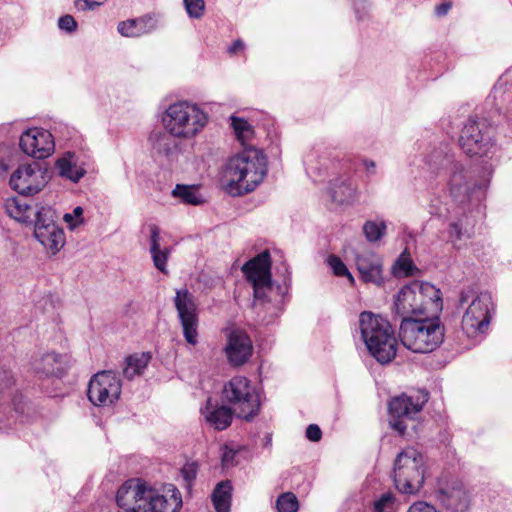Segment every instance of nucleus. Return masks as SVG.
Masks as SVG:
<instances>
[{"mask_svg": "<svg viewBox=\"0 0 512 512\" xmlns=\"http://www.w3.org/2000/svg\"><path fill=\"white\" fill-rule=\"evenodd\" d=\"M231 126L236 137L242 142L248 140L253 134L252 126L243 118L231 116Z\"/></svg>", "mask_w": 512, "mask_h": 512, "instance_id": "40", "label": "nucleus"}, {"mask_svg": "<svg viewBox=\"0 0 512 512\" xmlns=\"http://www.w3.org/2000/svg\"><path fill=\"white\" fill-rule=\"evenodd\" d=\"M441 292L429 283L418 281L404 285L394 299V312L402 320L415 319L430 310H440Z\"/></svg>", "mask_w": 512, "mask_h": 512, "instance_id": "3", "label": "nucleus"}, {"mask_svg": "<svg viewBox=\"0 0 512 512\" xmlns=\"http://www.w3.org/2000/svg\"><path fill=\"white\" fill-rule=\"evenodd\" d=\"M452 1H445L439 5H436L434 8V13L437 17L441 18L448 14L450 9L452 8Z\"/></svg>", "mask_w": 512, "mask_h": 512, "instance_id": "50", "label": "nucleus"}, {"mask_svg": "<svg viewBox=\"0 0 512 512\" xmlns=\"http://www.w3.org/2000/svg\"><path fill=\"white\" fill-rule=\"evenodd\" d=\"M407 512H439L434 506L424 501L413 503Z\"/></svg>", "mask_w": 512, "mask_h": 512, "instance_id": "48", "label": "nucleus"}, {"mask_svg": "<svg viewBox=\"0 0 512 512\" xmlns=\"http://www.w3.org/2000/svg\"><path fill=\"white\" fill-rule=\"evenodd\" d=\"M56 168L61 177L77 183L86 173L85 169L78 163L75 153L67 152L56 161Z\"/></svg>", "mask_w": 512, "mask_h": 512, "instance_id": "29", "label": "nucleus"}, {"mask_svg": "<svg viewBox=\"0 0 512 512\" xmlns=\"http://www.w3.org/2000/svg\"><path fill=\"white\" fill-rule=\"evenodd\" d=\"M224 352L228 362L232 366H242L252 356V341L245 331L233 329L227 334V343Z\"/></svg>", "mask_w": 512, "mask_h": 512, "instance_id": "19", "label": "nucleus"}, {"mask_svg": "<svg viewBox=\"0 0 512 512\" xmlns=\"http://www.w3.org/2000/svg\"><path fill=\"white\" fill-rule=\"evenodd\" d=\"M359 330L369 354L377 362L388 364L395 358L398 344L388 320L364 311L359 315Z\"/></svg>", "mask_w": 512, "mask_h": 512, "instance_id": "2", "label": "nucleus"}, {"mask_svg": "<svg viewBox=\"0 0 512 512\" xmlns=\"http://www.w3.org/2000/svg\"><path fill=\"white\" fill-rule=\"evenodd\" d=\"M276 509L278 512H297L299 502L292 492H285L278 496L276 500Z\"/></svg>", "mask_w": 512, "mask_h": 512, "instance_id": "39", "label": "nucleus"}, {"mask_svg": "<svg viewBox=\"0 0 512 512\" xmlns=\"http://www.w3.org/2000/svg\"><path fill=\"white\" fill-rule=\"evenodd\" d=\"M488 180L475 179L472 172L461 163H456L449 173L447 189L454 207H481Z\"/></svg>", "mask_w": 512, "mask_h": 512, "instance_id": "7", "label": "nucleus"}, {"mask_svg": "<svg viewBox=\"0 0 512 512\" xmlns=\"http://www.w3.org/2000/svg\"><path fill=\"white\" fill-rule=\"evenodd\" d=\"M366 7H367L366 1H364V0H355V2H354V9H355V13L357 14L358 18H360V16H359L360 9L365 10Z\"/></svg>", "mask_w": 512, "mask_h": 512, "instance_id": "54", "label": "nucleus"}, {"mask_svg": "<svg viewBox=\"0 0 512 512\" xmlns=\"http://www.w3.org/2000/svg\"><path fill=\"white\" fill-rule=\"evenodd\" d=\"M308 162H309V159H308V158H306V159L304 160V163H305V164H308Z\"/></svg>", "mask_w": 512, "mask_h": 512, "instance_id": "56", "label": "nucleus"}, {"mask_svg": "<svg viewBox=\"0 0 512 512\" xmlns=\"http://www.w3.org/2000/svg\"><path fill=\"white\" fill-rule=\"evenodd\" d=\"M236 452L233 449L225 447L222 453V464L225 467L233 465Z\"/></svg>", "mask_w": 512, "mask_h": 512, "instance_id": "51", "label": "nucleus"}, {"mask_svg": "<svg viewBox=\"0 0 512 512\" xmlns=\"http://www.w3.org/2000/svg\"><path fill=\"white\" fill-rule=\"evenodd\" d=\"M3 207L9 217L21 223L32 224L36 204L32 205V200L26 196L9 197L4 201Z\"/></svg>", "mask_w": 512, "mask_h": 512, "instance_id": "25", "label": "nucleus"}, {"mask_svg": "<svg viewBox=\"0 0 512 512\" xmlns=\"http://www.w3.org/2000/svg\"><path fill=\"white\" fill-rule=\"evenodd\" d=\"M158 26L159 15L149 13L138 18L120 22L117 30L124 37L136 38L154 32Z\"/></svg>", "mask_w": 512, "mask_h": 512, "instance_id": "23", "label": "nucleus"}, {"mask_svg": "<svg viewBox=\"0 0 512 512\" xmlns=\"http://www.w3.org/2000/svg\"><path fill=\"white\" fill-rule=\"evenodd\" d=\"M266 174V157L260 150L251 147L228 160L222 184L230 195H243L255 190Z\"/></svg>", "mask_w": 512, "mask_h": 512, "instance_id": "1", "label": "nucleus"}, {"mask_svg": "<svg viewBox=\"0 0 512 512\" xmlns=\"http://www.w3.org/2000/svg\"><path fill=\"white\" fill-rule=\"evenodd\" d=\"M480 213L481 207L464 206L452 208L447 235L454 247L460 249L474 236L475 225Z\"/></svg>", "mask_w": 512, "mask_h": 512, "instance_id": "13", "label": "nucleus"}, {"mask_svg": "<svg viewBox=\"0 0 512 512\" xmlns=\"http://www.w3.org/2000/svg\"><path fill=\"white\" fill-rule=\"evenodd\" d=\"M34 236L51 255L58 253L65 244V233L58 225L50 227L42 225L34 229Z\"/></svg>", "mask_w": 512, "mask_h": 512, "instance_id": "27", "label": "nucleus"}, {"mask_svg": "<svg viewBox=\"0 0 512 512\" xmlns=\"http://www.w3.org/2000/svg\"><path fill=\"white\" fill-rule=\"evenodd\" d=\"M198 472V465L195 462H188L186 463L182 469L181 474L186 482V486L190 487L192 482L195 480Z\"/></svg>", "mask_w": 512, "mask_h": 512, "instance_id": "43", "label": "nucleus"}, {"mask_svg": "<svg viewBox=\"0 0 512 512\" xmlns=\"http://www.w3.org/2000/svg\"><path fill=\"white\" fill-rule=\"evenodd\" d=\"M160 239V230L158 226L151 225L150 226V253L153 260V264L156 269L164 274H168V270L166 267L168 258L171 254V249L169 247L160 248L159 244Z\"/></svg>", "mask_w": 512, "mask_h": 512, "instance_id": "30", "label": "nucleus"}, {"mask_svg": "<svg viewBox=\"0 0 512 512\" xmlns=\"http://www.w3.org/2000/svg\"><path fill=\"white\" fill-rule=\"evenodd\" d=\"M428 400L429 393L424 389L402 393L392 398L388 404V410L392 417L391 428L404 434L407 426L403 419H414V416L420 413Z\"/></svg>", "mask_w": 512, "mask_h": 512, "instance_id": "11", "label": "nucleus"}, {"mask_svg": "<svg viewBox=\"0 0 512 512\" xmlns=\"http://www.w3.org/2000/svg\"><path fill=\"white\" fill-rule=\"evenodd\" d=\"M151 356L149 353H135L126 357L123 375L126 379L132 380L134 377L141 375L146 369Z\"/></svg>", "mask_w": 512, "mask_h": 512, "instance_id": "32", "label": "nucleus"}, {"mask_svg": "<svg viewBox=\"0 0 512 512\" xmlns=\"http://www.w3.org/2000/svg\"><path fill=\"white\" fill-rule=\"evenodd\" d=\"M153 506V512H179L182 506L181 494L176 488H173L169 497L158 494Z\"/></svg>", "mask_w": 512, "mask_h": 512, "instance_id": "35", "label": "nucleus"}, {"mask_svg": "<svg viewBox=\"0 0 512 512\" xmlns=\"http://www.w3.org/2000/svg\"><path fill=\"white\" fill-rule=\"evenodd\" d=\"M172 196L184 204L198 206L205 202L204 196L199 192L197 185L177 184L172 190Z\"/></svg>", "mask_w": 512, "mask_h": 512, "instance_id": "33", "label": "nucleus"}, {"mask_svg": "<svg viewBox=\"0 0 512 512\" xmlns=\"http://www.w3.org/2000/svg\"><path fill=\"white\" fill-rule=\"evenodd\" d=\"M169 131H153L149 136L151 154L161 164L172 162L178 154V144Z\"/></svg>", "mask_w": 512, "mask_h": 512, "instance_id": "22", "label": "nucleus"}, {"mask_svg": "<svg viewBox=\"0 0 512 512\" xmlns=\"http://www.w3.org/2000/svg\"><path fill=\"white\" fill-rule=\"evenodd\" d=\"M394 484L403 494H415L425 480L423 455L415 448L402 450L394 462Z\"/></svg>", "mask_w": 512, "mask_h": 512, "instance_id": "8", "label": "nucleus"}, {"mask_svg": "<svg viewBox=\"0 0 512 512\" xmlns=\"http://www.w3.org/2000/svg\"><path fill=\"white\" fill-rule=\"evenodd\" d=\"M415 270L417 268L406 252H403L392 266V273L396 277L412 276Z\"/></svg>", "mask_w": 512, "mask_h": 512, "instance_id": "37", "label": "nucleus"}, {"mask_svg": "<svg viewBox=\"0 0 512 512\" xmlns=\"http://www.w3.org/2000/svg\"><path fill=\"white\" fill-rule=\"evenodd\" d=\"M106 0H74L75 7L79 11H89L102 6Z\"/></svg>", "mask_w": 512, "mask_h": 512, "instance_id": "46", "label": "nucleus"}, {"mask_svg": "<svg viewBox=\"0 0 512 512\" xmlns=\"http://www.w3.org/2000/svg\"><path fill=\"white\" fill-rule=\"evenodd\" d=\"M271 258L268 251H263L247 261L242 271L254 289V307L264 306L269 302L267 292L272 289Z\"/></svg>", "mask_w": 512, "mask_h": 512, "instance_id": "12", "label": "nucleus"}, {"mask_svg": "<svg viewBox=\"0 0 512 512\" xmlns=\"http://www.w3.org/2000/svg\"><path fill=\"white\" fill-rule=\"evenodd\" d=\"M158 493L145 484L126 482L117 491L118 506H126L136 512H153Z\"/></svg>", "mask_w": 512, "mask_h": 512, "instance_id": "16", "label": "nucleus"}, {"mask_svg": "<svg viewBox=\"0 0 512 512\" xmlns=\"http://www.w3.org/2000/svg\"><path fill=\"white\" fill-rule=\"evenodd\" d=\"M469 303L462 317V330L469 338L485 334L489 329L494 311L492 296L488 292L476 293L473 289L462 290L459 307Z\"/></svg>", "mask_w": 512, "mask_h": 512, "instance_id": "5", "label": "nucleus"}, {"mask_svg": "<svg viewBox=\"0 0 512 512\" xmlns=\"http://www.w3.org/2000/svg\"><path fill=\"white\" fill-rule=\"evenodd\" d=\"M459 163L455 160L454 154L447 145L441 146L433 150L426 157V164L431 173L438 175L442 171L446 170L449 173L452 171L454 164Z\"/></svg>", "mask_w": 512, "mask_h": 512, "instance_id": "28", "label": "nucleus"}, {"mask_svg": "<svg viewBox=\"0 0 512 512\" xmlns=\"http://www.w3.org/2000/svg\"><path fill=\"white\" fill-rule=\"evenodd\" d=\"M232 485L228 480L218 483L212 493V502L216 512H230Z\"/></svg>", "mask_w": 512, "mask_h": 512, "instance_id": "31", "label": "nucleus"}, {"mask_svg": "<svg viewBox=\"0 0 512 512\" xmlns=\"http://www.w3.org/2000/svg\"><path fill=\"white\" fill-rule=\"evenodd\" d=\"M306 437L308 440H310L312 442L319 441L322 437V431H321L320 427L316 424H310L306 428Z\"/></svg>", "mask_w": 512, "mask_h": 512, "instance_id": "49", "label": "nucleus"}, {"mask_svg": "<svg viewBox=\"0 0 512 512\" xmlns=\"http://www.w3.org/2000/svg\"><path fill=\"white\" fill-rule=\"evenodd\" d=\"M119 507H120L121 510L118 511V512H136V511H134L132 509H128L129 507H126V506H119Z\"/></svg>", "mask_w": 512, "mask_h": 512, "instance_id": "55", "label": "nucleus"}, {"mask_svg": "<svg viewBox=\"0 0 512 512\" xmlns=\"http://www.w3.org/2000/svg\"><path fill=\"white\" fill-rule=\"evenodd\" d=\"M394 502V495L391 492L384 493L374 503L375 512H386V509L390 508Z\"/></svg>", "mask_w": 512, "mask_h": 512, "instance_id": "44", "label": "nucleus"}, {"mask_svg": "<svg viewBox=\"0 0 512 512\" xmlns=\"http://www.w3.org/2000/svg\"><path fill=\"white\" fill-rule=\"evenodd\" d=\"M437 499L450 512H465L470 504L469 495L459 481L439 488Z\"/></svg>", "mask_w": 512, "mask_h": 512, "instance_id": "21", "label": "nucleus"}, {"mask_svg": "<svg viewBox=\"0 0 512 512\" xmlns=\"http://www.w3.org/2000/svg\"><path fill=\"white\" fill-rule=\"evenodd\" d=\"M11 188L22 196L38 193L46 184L44 173L37 165L19 166L9 180Z\"/></svg>", "mask_w": 512, "mask_h": 512, "instance_id": "18", "label": "nucleus"}, {"mask_svg": "<svg viewBox=\"0 0 512 512\" xmlns=\"http://www.w3.org/2000/svg\"><path fill=\"white\" fill-rule=\"evenodd\" d=\"M83 208L77 206L73 209L72 213H66L63 217L64 221L72 228L78 224L83 223Z\"/></svg>", "mask_w": 512, "mask_h": 512, "instance_id": "45", "label": "nucleus"}, {"mask_svg": "<svg viewBox=\"0 0 512 512\" xmlns=\"http://www.w3.org/2000/svg\"><path fill=\"white\" fill-rule=\"evenodd\" d=\"M355 264L363 282L377 286L383 284V262L379 255L372 251L357 253Z\"/></svg>", "mask_w": 512, "mask_h": 512, "instance_id": "20", "label": "nucleus"}, {"mask_svg": "<svg viewBox=\"0 0 512 512\" xmlns=\"http://www.w3.org/2000/svg\"><path fill=\"white\" fill-rule=\"evenodd\" d=\"M223 398L232 406L234 413L246 421H250L260 411L259 393L246 377L235 376L226 383Z\"/></svg>", "mask_w": 512, "mask_h": 512, "instance_id": "9", "label": "nucleus"}, {"mask_svg": "<svg viewBox=\"0 0 512 512\" xmlns=\"http://www.w3.org/2000/svg\"><path fill=\"white\" fill-rule=\"evenodd\" d=\"M362 164L368 174L373 175L376 173V163L373 160L364 159Z\"/></svg>", "mask_w": 512, "mask_h": 512, "instance_id": "52", "label": "nucleus"}, {"mask_svg": "<svg viewBox=\"0 0 512 512\" xmlns=\"http://www.w3.org/2000/svg\"><path fill=\"white\" fill-rule=\"evenodd\" d=\"M459 145L470 156H487L495 147L494 128L485 119L470 118L462 128Z\"/></svg>", "mask_w": 512, "mask_h": 512, "instance_id": "10", "label": "nucleus"}, {"mask_svg": "<svg viewBox=\"0 0 512 512\" xmlns=\"http://www.w3.org/2000/svg\"><path fill=\"white\" fill-rule=\"evenodd\" d=\"M201 413L210 426L221 431L230 426L234 411L227 406H219L217 403H213L211 398H208Z\"/></svg>", "mask_w": 512, "mask_h": 512, "instance_id": "26", "label": "nucleus"}, {"mask_svg": "<svg viewBox=\"0 0 512 512\" xmlns=\"http://www.w3.org/2000/svg\"><path fill=\"white\" fill-rule=\"evenodd\" d=\"M208 115L197 105L188 101L170 104L163 116L169 133L177 138H191L207 124Z\"/></svg>", "mask_w": 512, "mask_h": 512, "instance_id": "6", "label": "nucleus"}, {"mask_svg": "<svg viewBox=\"0 0 512 512\" xmlns=\"http://www.w3.org/2000/svg\"><path fill=\"white\" fill-rule=\"evenodd\" d=\"M326 263L332 269L335 276L347 277L350 283H354V277L340 257L333 254L329 255L326 259Z\"/></svg>", "mask_w": 512, "mask_h": 512, "instance_id": "41", "label": "nucleus"}, {"mask_svg": "<svg viewBox=\"0 0 512 512\" xmlns=\"http://www.w3.org/2000/svg\"><path fill=\"white\" fill-rule=\"evenodd\" d=\"M386 231V224L384 221H366L363 226V233L369 242H376L380 240Z\"/></svg>", "mask_w": 512, "mask_h": 512, "instance_id": "38", "label": "nucleus"}, {"mask_svg": "<svg viewBox=\"0 0 512 512\" xmlns=\"http://www.w3.org/2000/svg\"><path fill=\"white\" fill-rule=\"evenodd\" d=\"M245 44L241 39H237L233 42V44L228 48V52L230 54H234L239 50L244 49Z\"/></svg>", "mask_w": 512, "mask_h": 512, "instance_id": "53", "label": "nucleus"}, {"mask_svg": "<svg viewBox=\"0 0 512 512\" xmlns=\"http://www.w3.org/2000/svg\"><path fill=\"white\" fill-rule=\"evenodd\" d=\"M174 306L186 342L192 346L198 343L199 314L195 298L187 288L176 290Z\"/></svg>", "mask_w": 512, "mask_h": 512, "instance_id": "14", "label": "nucleus"}, {"mask_svg": "<svg viewBox=\"0 0 512 512\" xmlns=\"http://www.w3.org/2000/svg\"><path fill=\"white\" fill-rule=\"evenodd\" d=\"M356 189L350 181H339L331 189L332 201L337 204H349L355 200Z\"/></svg>", "mask_w": 512, "mask_h": 512, "instance_id": "34", "label": "nucleus"}, {"mask_svg": "<svg viewBox=\"0 0 512 512\" xmlns=\"http://www.w3.org/2000/svg\"><path fill=\"white\" fill-rule=\"evenodd\" d=\"M19 146L26 155L36 159H45L54 151L55 143L48 130L30 128L21 134Z\"/></svg>", "mask_w": 512, "mask_h": 512, "instance_id": "17", "label": "nucleus"}, {"mask_svg": "<svg viewBox=\"0 0 512 512\" xmlns=\"http://www.w3.org/2000/svg\"><path fill=\"white\" fill-rule=\"evenodd\" d=\"M187 15L191 19H200L205 12L204 0H183Z\"/></svg>", "mask_w": 512, "mask_h": 512, "instance_id": "42", "label": "nucleus"}, {"mask_svg": "<svg viewBox=\"0 0 512 512\" xmlns=\"http://www.w3.org/2000/svg\"><path fill=\"white\" fill-rule=\"evenodd\" d=\"M58 27L68 33H72L77 29V22L71 15L61 16L58 20Z\"/></svg>", "mask_w": 512, "mask_h": 512, "instance_id": "47", "label": "nucleus"}, {"mask_svg": "<svg viewBox=\"0 0 512 512\" xmlns=\"http://www.w3.org/2000/svg\"><path fill=\"white\" fill-rule=\"evenodd\" d=\"M399 338L404 347L414 353H430L444 339V327L437 315L429 313L400 323Z\"/></svg>", "mask_w": 512, "mask_h": 512, "instance_id": "4", "label": "nucleus"}, {"mask_svg": "<svg viewBox=\"0 0 512 512\" xmlns=\"http://www.w3.org/2000/svg\"><path fill=\"white\" fill-rule=\"evenodd\" d=\"M32 366L39 375L61 377L67 369V360L65 355L47 352L35 358Z\"/></svg>", "mask_w": 512, "mask_h": 512, "instance_id": "24", "label": "nucleus"}, {"mask_svg": "<svg viewBox=\"0 0 512 512\" xmlns=\"http://www.w3.org/2000/svg\"><path fill=\"white\" fill-rule=\"evenodd\" d=\"M34 229L40 226L50 227L56 224V213L50 206H39L36 204L35 214L33 217Z\"/></svg>", "mask_w": 512, "mask_h": 512, "instance_id": "36", "label": "nucleus"}, {"mask_svg": "<svg viewBox=\"0 0 512 512\" xmlns=\"http://www.w3.org/2000/svg\"><path fill=\"white\" fill-rule=\"evenodd\" d=\"M122 385L118 375L113 371L96 373L88 385V399L98 407L114 404L121 395Z\"/></svg>", "mask_w": 512, "mask_h": 512, "instance_id": "15", "label": "nucleus"}]
</instances>
